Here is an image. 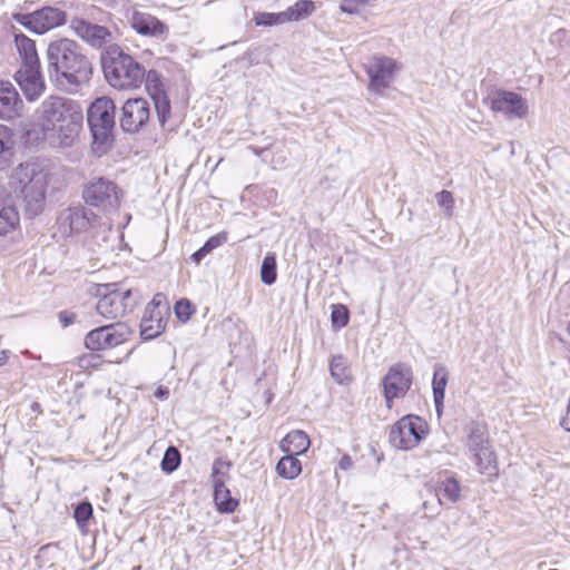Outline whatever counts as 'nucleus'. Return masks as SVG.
Returning <instances> with one entry per match:
<instances>
[{"label": "nucleus", "mask_w": 570, "mask_h": 570, "mask_svg": "<svg viewBox=\"0 0 570 570\" xmlns=\"http://www.w3.org/2000/svg\"><path fill=\"white\" fill-rule=\"evenodd\" d=\"M82 109L75 100L50 96L35 114V128L28 131L30 139L43 141L53 148L71 147L82 128Z\"/></svg>", "instance_id": "nucleus-1"}, {"label": "nucleus", "mask_w": 570, "mask_h": 570, "mask_svg": "<svg viewBox=\"0 0 570 570\" xmlns=\"http://www.w3.org/2000/svg\"><path fill=\"white\" fill-rule=\"evenodd\" d=\"M47 66L57 86L65 89L87 81L92 70L79 43L69 38L56 39L48 45Z\"/></svg>", "instance_id": "nucleus-2"}, {"label": "nucleus", "mask_w": 570, "mask_h": 570, "mask_svg": "<svg viewBox=\"0 0 570 570\" xmlns=\"http://www.w3.org/2000/svg\"><path fill=\"white\" fill-rule=\"evenodd\" d=\"M48 183V173L35 161L18 165L9 177L10 188L22 198L30 215H38L43 209Z\"/></svg>", "instance_id": "nucleus-3"}, {"label": "nucleus", "mask_w": 570, "mask_h": 570, "mask_svg": "<svg viewBox=\"0 0 570 570\" xmlns=\"http://www.w3.org/2000/svg\"><path fill=\"white\" fill-rule=\"evenodd\" d=\"M102 67L108 82L118 89L138 88L146 75L144 67L118 46H109L106 49Z\"/></svg>", "instance_id": "nucleus-4"}, {"label": "nucleus", "mask_w": 570, "mask_h": 570, "mask_svg": "<svg viewBox=\"0 0 570 570\" xmlns=\"http://www.w3.org/2000/svg\"><path fill=\"white\" fill-rule=\"evenodd\" d=\"M466 454L474 462L478 471L487 476L498 475V460L490 445L485 424L471 422L466 426Z\"/></svg>", "instance_id": "nucleus-5"}, {"label": "nucleus", "mask_w": 570, "mask_h": 570, "mask_svg": "<svg viewBox=\"0 0 570 570\" xmlns=\"http://www.w3.org/2000/svg\"><path fill=\"white\" fill-rule=\"evenodd\" d=\"M124 197L122 189L111 179L94 177L83 187L85 203L104 213L117 210Z\"/></svg>", "instance_id": "nucleus-6"}, {"label": "nucleus", "mask_w": 570, "mask_h": 570, "mask_svg": "<svg viewBox=\"0 0 570 570\" xmlns=\"http://www.w3.org/2000/svg\"><path fill=\"white\" fill-rule=\"evenodd\" d=\"M115 104L110 98H97L89 107L87 120L92 132L94 142L106 147L112 137L115 127Z\"/></svg>", "instance_id": "nucleus-7"}, {"label": "nucleus", "mask_w": 570, "mask_h": 570, "mask_svg": "<svg viewBox=\"0 0 570 570\" xmlns=\"http://www.w3.org/2000/svg\"><path fill=\"white\" fill-rule=\"evenodd\" d=\"M59 228L63 235L69 236L76 233L85 232L89 228L94 230V236L109 232L111 224L102 222V218L82 206H75L65 209L59 217Z\"/></svg>", "instance_id": "nucleus-8"}, {"label": "nucleus", "mask_w": 570, "mask_h": 570, "mask_svg": "<svg viewBox=\"0 0 570 570\" xmlns=\"http://www.w3.org/2000/svg\"><path fill=\"white\" fill-rule=\"evenodd\" d=\"M429 434V425L417 415L401 417L390 431V442L399 450L409 451L417 446Z\"/></svg>", "instance_id": "nucleus-9"}, {"label": "nucleus", "mask_w": 570, "mask_h": 570, "mask_svg": "<svg viewBox=\"0 0 570 570\" xmlns=\"http://www.w3.org/2000/svg\"><path fill=\"white\" fill-rule=\"evenodd\" d=\"M100 295L96 309L106 320L122 317L134 306L130 289H119L115 285L106 284L98 289Z\"/></svg>", "instance_id": "nucleus-10"}, {"label": "nucleus", "mask_w": 570, "mask_h": 570, "mask_svg": "<svg viewBox=\"0 0 570 570\" xmlns=\"http://www.w3.org/2000/svg\"><path fill=\"white\" fill-rule=\"evenodd\" d=\"M131 328L125 323L100 326L90 331L85 338V345L91 351L114 348L129 340Z\"/></svg>", "instance_id": "nucleus-11"}, {"label": "nucleus", "mask_w": 570, "mask_h": 570, "mask_svg": "<svg viewBox=\"0 0 570 570\" xmlns=\"http://www.w3.org/2000/svg\"><path fill=\"white\" fill-rule=\"evenodd\" d=\"M487 101L492 111L502 114L507 119H523L529 107L527 100L519 94L498 89L492 91Z\"/></svg>", "instance_id": "nucleus-12"}, {"label": "nucleus", "mask_w": 570, "mask_h": 570, "mask_svg": "<svg viewBox=\"0 0 570 570\" xmlns=\"http://www.w3.org/2000/svg\"><path fill=\"white\" fill-rule=\"evenodd\" d=\"M13 18L19 24L38 35L55 29L66 21L65 12L52 7H45L27 14L18 13Z\"/></svg>", "instance_id": "nucleus-13"}, {"label": "nucleus", "mask_w": 570, "mask_h": 570, "mask_svg": "<svg viewBox=\"0 0 570 570\" xmlns=\"http://www.w3.org/2000/svg\"><path fill=\"white\" fill-rule=\"evenodd\" d=\"M399 70L400 66L394 59L385 56L373 57L366 65L370 78L368 90L379 95L383 94Z\"/></svg>", "instance_id": "nucleus-14"}, {"label": "nucleus", "mask_w": 570, "mask_h": 570, "mask_svg": "<svg viewBox=\"0 0 570 570\" xmlns=\"http://www.w3.org/2000/svg\"><path fill=\"white\" fill-rule=\"evenodd\" d=\"M229 468L230 463L222 459L215 460L212 468L214 501L219 511L227 513L233 512L238 505L237 500L230 497V492L225 485Z\"/></svg>", "instance_id": "nucleus-15"}, {"label": "nucleus", "mask_w": 570, "mask_h": 570, "mask_svg": "<svg viewBox=\"0 0 570 570\" xmlns=\"http://www.w3.org/2000/svg\"><path fill=\"white\" fill-rule=\"evenodd\" d=\"M412 384V371L404 364H395L390 367L384 376V397L389 409L392 407L394 399L403 397Z\"/></svg>", "instance_id": "nucleus-16"}, {"label": "nucleus", "mask_w": 570, "mask_h": 570, "mask_svg": "<svg viewBox=\"0 0 570 570\" xmlns=\"http://www.w3.org/2000/svg\"><path fill=\"white\" fill-rule=\"evenodd\" d=\"M127 21L138 35L164 40L168 35V27L150 12L132 9L127 13Z\"/></svg>", "instance_id": "nucleus-17"}, {"label": "nucleus", "mask_w": 570, "mask_h": 570, "mask_svg": "<svg viewBox=\"0 0 570 570\" xmlns=\"http://www.w3.org/2000/svg\"><path fill=\"white\" fill-rule=\"evenodd\" d=\"M14 79L24 97L30 101L38 99L45 92L46 83L40 65L20 66L14 75Z\"/></svg>", "instance_id": "nucleus-18"}, {"label": "nucleus", "mask_w": 570, "mask_h": 570, "mask_svg": "<svg viewBox=\"0 0 570 570\" xmlns=\"http://www.w3.org/2000/svg\"><path fill=\"white\" fill-rule=\"evenodd\" d=\"M70 29L94 48H102L105 46L108 48L112 46V33L104 26L76 18L70 21Z\"/></svg>", "instance_id": "nucleus-19"}, {"label": "nucleus", "mask_w": 570, "mask_h": 570, "mask_svg": "<svg viewBox=\"0 0 570 570\" xmlns=\"http://www.w3.org/2000/svg\"><path fill=\"white\" fill-rule=\"evenodd\" d=\"M150 109L142 98L128 99L122 107L121 128L127 132H137L149 119Z\"/></svg>", "instance_id": "nucleus-20"}, {"label": "nucleus", "mask_w": 570, "mask_h": 570, "mask_svg": "<svg viewBox=\"0 0 570 570\" xmlns=\"http://www.w3.org/2000/svg\"><path fill=\"white\" fill-rule=\"evenodd\" d=\"M22 100L9 81L0 80V118L13 119L20 114Z\"/></svg>", "instance_id": "nucleus-21"}, {"label": "nucleus", "mask_w": 570, "mask_h": 570, "mask_svg": "<svg viewBox=\"0 0 570 570\" xmlns=\"http://www.w3.org/2000/svg\"><path fill=\"white\" fill-rule=\"evenodd\" d=\"M20 222L14 199L8 190L0 188V234L14 229Z\"/></svg>", "instance_id": "nucleus-22"}, {"label": "nucleus", "mask_w": 570, "mask_h": 570, "mask_svg": "<svg viewBox=\"0 0 570 570\" xmlns=\"http://www.w3.org/2000/svg\"><path fill=\"white\" fill-rule=\"evenodd\" d=\"M158 81V73L149 71L147 75V89L154 100L158 120L164 126L170 115V102L166 94L160 89Z\"/></svg>", "instance_id": "nucleus-23"}, {"label": "nucleus", "mask_w": 570, "mask_h": 570, "mask_svg": "<svg viewBox=\"0 0 570 570\" xmlns=\"http://www.w3.org/2000/svg\"><path fill=\"white\" fill-rule=\"evenodd\" d=\"M311 445L308 435L302 430H294L281 441V450L286 454L301 455Z\"/></svg>", "instance_id": "nucleus-24"}, {"label": "nucleus", "mask_w": 570, "mask_h": 570, "mask_svg": "<svg viewBox=\"0 0 570 570\" xmlns=\"http://www.w3.org/2000/svg\"><path fill=\"white\" fill-rule=\"evenodd\" d=\"M165 328V322L160 312L154 313L147 306L145 315L140 322V334L145 340H151L158 336Z\"/></svg>", "instance_id": "nucleus-25"}, {"label": "nucleus", "mask_w": 570, "mask_h": 570, "mask_svg": "<svg viewBox=\"0 0 570 570\" xmlns=\"http://www.w3.org/2000/svg\"><path fill=\"white\" fill-rule=\"evenodd\" d=\"M461 484L453 475L444 474L438 482V498L440 504H443V499L448 502L455 503L461 500Z\"/></svg>", "instance_id": "nucleus-26"}, {"label": "nucleus", "mask_w": 570, "mask_h": 570, "mask_svg": "<svg viewBox=\"0 0 570 570\" xmlns=\"http://www.w3.org/2000/svg\"><path fill=\"white\" fill-rule=\"evenodd\" d=\"M14 43L22 60L21 66L40 65L36 43L32 39L28 38L23 33H16Z\"/></svg>", "instance_id": "nucleus-27"}, {"label": "nucleus", "mask_w": 570, "mask_h": 570, "mask_svg": "<svg viewBox=\"0 0 570 570\" xmlns=\"http://www.w3.org/2000/svg\"><path fill=\"white\" fill-rule=\"evenodd\" d=\"M315 3L312 0H298L284 12L287 22H296L308 18L315 12Z\"/></svg>", "instance_id": "nucleus-28"}, {"label": "nucleus", "mask_w": 570, "mask_h": 570, "mask_svg": "<svg viewBox=\"0 0 570 570\" xmlns=\"http://www.w3.org/2000/svg\"><path fill=\"white\" fill-rule=\"evenodd\" d=\"M331 376L338 384H346L352 381V372L347 360L342 355L333 356L330 362Z\"/></svg>", "instance_id": "nucleus-29"}, {"label": "nucleus", "mask_w": 570, "mask_h": 570, "mask_svg": "<svg viewBox=\"0 0 570 570\" xmlns=\"http://www.w3.org/2000/svg\"><path fill=\"white\" fill-rule=\"evenodd\" d=\"M297 455L286 454L276 464V472L279 476L293 480L302 472V463L296 458Z\"/></svg>", "instance_id": "nucleus-30"}, {"label": "nucleus", "mask_w": 570, "mask_h": 570, "mask_svg": "<svg viewBox=\"0 0 570 570\" xmlns=\"http://www.w3.org/2000/svg\"><path fill=\"white\" fill-rule=\"evenodd\" d=\"M446 383H448L446 370L441 365L435 366L432 387H433V395H434V402H435L436 409H439L443 404Z\"/></svg>", "instance_id": "nucleus-31"}, {"label": "nucleus", "mask_w": 570, "mask_h": 570, "mask_svg": "<svg viewBox=\"0 0 570 570\" xmlns=\"http://www.w3.org/2000/svg\"><path fill=\"white\" fill-rule=\"evenodd\" d=\"M227 240V234L225 232L212 236L207 242L191 255V259L199 264L212 250L222 246Z\"/></svg>", "instance_id": "nucleus-32"}, {"label": "nucleus", "mask_w": 570, "mask_h": 570, "mask_svg": "<svg viewBox=\"0 0 570 570\" xmlns=\"http://www.w3.org/2000/svg\"><path fill=\"white\" fill-rule=\"evenodd\" d=\"M254 22L257 27H275L287 23V19L284 11L257 12L254 16Z\"/></svg>", "instance_id": "nucleus-33"}, {"label": "nucleus", "mask_w": 570, "mask_h": 570, "mask_svg": "<svg viewBox=\"0 0 570 570\" xmlns=\"http://www.w3.org/2000/svg\"><path fill=\"white\" fill-rule=\"evenodd\" d=\"M276 258L273 254H267L261 266V279L266 285H272L276 281Z\"/></svg>", "instance_id": "nucleus-34"}, {"label": "nucleus", "mask_w": 570, "mask_h": 570, "mask_svg": "<svg viewBox=\"0 0 570 570\" xmlns=\"http://www.w3.org/2000/svg\"><path fill=\"white\" fill-rule=\"evenodd\" d=\"M179 464H180L179 451L174 446H169L166 450L164 458L161 460L163 471L170 473V472L175 471Z\"/></svg>", "instance_id": "nucleus-35"}, {"label": "nucleus", "mask_w": 570, "mask_h": 570, "mask_svg": "<svg viewBox=\"0 0 570 570\" xmlns=\"http://www.w3.org/2000/svg\"><path fill=\"white\" fill-rule=\"evenodd\" d=\"M14 140L11 129L0 125V156L7 157L12 155Z\"/></svg>", "instance_id": "nucleus-36"}, {"label": "nucleus", "mask_w": 570, "mask_h": 570, "mask_svg": "<svg viewBox=\"0 0 570 570\" xmlns=\"http://www.w3.org/2000/svg\"><path fill=\"white\" fill-rule=\"evenodd\" d=\"M73 517L80 529L87 525V521L92 517V505L89 502H81L75 509Z\"/></svg>", "instance_id": "nucleus-37"}, {"label": "nucleus", "mask_w": 570, "mask_h": 570, "mask_svg": "<svg viewBox=\"0 0 570 570\" xmlns=\"http://www.w3.org/2000/svg\"><path fill=\"white\" fill-rule=\"evenodd\" d=\"M331 318L334 326H346L348 323V311L346 306L342 304L333 305Z\"/></svg>", "instance_id": "nucleus-38"}, {"label": "nucleus", "mask_w": 570, "mask_h": 570, "mask_svg": "<svg viewBox=\"0 0 570 570\" xmlns=\"http://www.w3.org/2000/svg\"><path fill=\"white\" fill-rule=\"evenodd\" d=\"M438 205L444 209L446 216L451 217L454 209V197L451 191L442 190L435 195Z\"/></svg>", "instance_id": "nucleus-39"}, {"label": "nucleus", "mask_w": 570, "mask_h": 570, "mask_svg": "<svg viewBox=\"0 0 570 570\" xmlns=\"http://www.w3.org/2000/svg\"><path fill=\"white\" fill-rule=\"evenodd\" d=\"M373 1L374 0H342L340 8L343 12L353 14L358 12L360 7L367 6Z\"/></svg>", "instance_id": "nucleus-40"}, {"label": "nucleus", "mask_w": 570, "mask_h": 570, "mask_svg": "<svg viewBox=\"0 0 570 570\" xmlns=\"http://www.w3.org/2000/svg\"><path fill=\"white\" fill-rule=\"evenodd\" d=\"M175 314L180 321H188L190 315L193 314L190 303L187 299H181L177 302L175 305Z\"/></svg>", "instance_id": "nucleus-41"}, {"label": "nucleus", "mask_w": 570, "mask_h": 570, "mask_svg": "<svg viewBox=\"0 0 570 570\" xmlns=\"http://www.w3.org/2000/svg\"><path fill=\"white\" fill-rule=\"evenodd\" d=\"M59 321H60V323L62 324L63 327H67V326H69V325L75 323L76 314H73L71 312H67V311L60 312L59 313Z\"/></svg>", "instance_id": "nucleus-42"}, {"label": "nucleus", "mask_w": 570, "mask_h": 570, "mask_svg": "<svg viewBox=\"0 0 570 570\" xmlns=\"http://www.w3.org/2000/svg\"><path fill=\"white\" fill-rule=\"evenodd\" d=\"M352 466H353L352 458L347 454H344L338 462V468L343 471H348L350 469H352Z\"/></svg>", "instance_id": "nucleus-43"}, {"label": "nucleus", "mask_w": 570, "mask_h": 570, "mask_svg": "<svg viewBox=\"0 0 570 570\" xmlns=\"http://www.w3.org/2000/svg\"><path fill=\"white\" fill-rule=\"evenodd\" d=\"M567 35L566 29H559L551 36V42H559L563 40L564 36Z\"/></svg>", "instance_id": "nucleus-44"}, {"label": "nucleus", "mask_w": 570, "mask_h": 570, "mask_svg": "<svg viewBox=\"0 0 570 570\" xmlns=\"http://www.w3.org/2000/svg\"><path fill=\"white\" fill-rule=\"evenodd\" d=\"M155 396L158 399H166L168 396V390L164 387H158L155 393Z\"/></svg>", "instance_id": "nucleus-45"}, {"label": "nucleus", "mask_w": 570, "mask_h": 570, "mask_svg": "<svg viewBox=\"0 0 570 570\" xmlns=\"http://www.w3.org/2000/svg\"><path fill=\"white\" fill-rule=\"evenodd\" d=\"M9 360L8 351L0 350V366L4 365Z\"/></svg>", "instance_id": "nucleus-46"}, {"label": "nucleus", "mask_w": 570, "mask_h": 570, "mask_svg": "<svg viewBox=\"0 0 570 570\" xmlns=\"http://www.w3.org/2000/svg\"><path fill=\"white\" fill-rule=\"evenodd\" d=\"M161 297V295H156L151 302V305H148L150 307V311H154L155 312V308L159 305V298Z\"/></svg>", "instance_id": "nucleus-47"}, {"label": "nucleus", "mask_w": 570, "mask_h": 570, "mask_svg": "<svg viewBox=\"0 0 570 570\" xmlns=\"http://www.w3.org/2000/svg\"><path fill=\"white\" fill-rule=\"evenodd\" d=\"M250 149H252V150H253L257 156H259V155H261V150H258V149H256V148H254V147H250Z\"/></svg>", "instance_id": "nucleus-48"}, {"label": "nucleus", "mask_w": 570, "mask_h": 570, "mask_svg": "<svg viewBox=\"0 0 570 570\" xmlns=\"http://www.w3.org/2000/svg\"><path fill=\"white\" fill-rule=\"evenodd\" d=\"M131 351H128L125 355V358H128V356L130 355Z\"/></svg>", "instance_id": "nucleus-49"}, {"label": "nucleus", "mask_w": 570, "mask_h": 570, "mask_svg": "<svg viewBox=\"0 0 570 570\" xmlns=\"http://www.w3.org/2000/svg\"><path fill=\"white\" fill-rule=\"evenodd\" d=\"M222 161H223V158H219V160H218V163H217L216 167H217Z\"/></svg>", "instance_id": "nucleus-50"}]
</instances>
